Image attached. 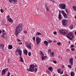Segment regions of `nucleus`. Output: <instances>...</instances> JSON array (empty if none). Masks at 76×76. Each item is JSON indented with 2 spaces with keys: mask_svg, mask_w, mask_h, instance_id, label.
I'll return each instance as SVG.
<instances>
[{
  "mask_svg": "<svg viewBox=\"0 0 76 76\" xmlns=\"http://www.w3.org/2000/svg\"><path fill=\"white\" fill-rule=\"evenodd\" d=\"M22 23H19L17 26L15 28V35L16 37H18L19 35V34L22 31Z\"/></svg>",
  "mask_w": 76,
  "mask_h": 76,
  "instance_id": "nucleus-1",
  "label": "nucleus"
},
{
  "mask_svg": "<svg viewBox=\"0 0 76 76\" xmlns=\"http://www.w3.org/2000/svg\"><path fill=\"white\" fill-rule=\"evenodd\" d=\"M59 33L62 35H67V30L65 29H63L59 31Z\"/></svg>",
  "mask_w": 76,
  "mask_h": 76,
  "instance_id": "nucleus-2",
  "label": "nucleus"
},
{
  "mask_svg": "<svg viewBox=\"0 0 76 76\" xmlns=\"http://www.w3.org/2000/svg\"><path fill=\"white\" fill-rule=\"evenodd\" d=\"M29 69H27V70H29L32 72H34V68L35 67V65L34 64H31L30 66Z\"/></svg>",
  "mask_w": 76,
  "mask_h": 76,
  "instance_id": "nucleus-3",
  "label": "nucleus"
},
{
  "mask_svg": "<svg viewBox=\"0 0 76 76\" xmlns=\"http://www.w3.org/2000/svg\"><path fill=\"white\" fill-rule=\"evenodd\" d=\"M59 6L61 9H66V4H59Z\"/></svg>",
  "mask_w": 76,
  "mask_h": 76,
  "instance_id": "nucleus-4",
  "label": "nucleus"
},
{
  "mask_svg": "<svg viewBox=\"0 0 76 76\" xmlns=\"http://www.w3.org/2000/svg\"><path fill=\"white\" fill-rule=\"evenodd\" d=\"M41 39L39 37H37L36 38V43L37 45H38L41 42Z\"/></svg>",
  "mask_w": 76,
  "mask_h": 76,
  "instance_id": "nucleus-5",
  "label": "nucleus"
},
{
  "mask_svg": "<svg viewBox=\"0 0 76 76\" xmlns=\"http://www.w3.org/2000/svg\"><path fill=\"white\" fill-rule=\"evenodd\" d=\"M9 2L11 3H12V4H18V0H9Z\"/></svg>",
  "mask_w": 76,
  "mask_h": 76,
  "instance_id": "nucleus-6",
  "label": "nucleus"
},
{
  "mask_svg": "<svg viewBox=\"0 0 76 76\" xmlns=\"http://www.w3.org/2000/svg\"><path fill=\"white\" fill-rule=\"evenodd\" d=\"M26 47L28 48H29V49H31V46H32L31 44L29 43L27 41L26 42Z\"/></svg>",
  "mask_w": 76,
  "mask_h": 76,
  "instance_id": "nucleus-7",
  "label": "nucleus"
},
{
  "mask_svg": "<svg viewBox=\"0 0 76 76\" xmlns=\"http://www.w3.org/2000/svg\"><path fill=\"white\" fill-rule=\"evenodd\" d=\"M68 21L66 20H62V23L63 26H66Z\"/></svg>",
  "mask_w": 76,
  "mask_h": 76,
  "instance_id": "nucleus-8",
  "label": "nucleus"
},
{
  "mask_svg": "<svg viewBox=\"0 0 76 76\" xmlns=\"http://www.w3.org/2000/svg\"><path fill=\"white\" fill-rule=\"evenodd\" d=\"M16 52H17L18 53V54L20 56H21L22 55V50L20 49H19V48H17V49L16 50Z\"/></svg>",
  "mask_w": 76,
  "mask_h": 76,
  "instance_id": "nucleus-9",
  "label": "nucleus"
},
{
  "mask_svg": "<svg viewBox=\"0 0 76 76\" xmlns=\"http://www.w3.org/2000/svg\"><path fill=\"white\" fill-rule=\"evenodd\" d=\"M62 13V15H63L64 16V17L65 19H67V18H68V17L67 15V14L65 12H64V11H61Z\"/></svg>",
  "mask_w": 76,
  "mask_h": 76,
  "instance_id": "nucleus-10",
  "label": "nucleus"
},
{
  "mask_svg": "<svg viewBox=\"0 0 76 76\" xmlns=\"http://www.w3.org/2000/svg\"><path fill=\"white\" fill-rule=\"evenodd\" d=\"M68 35L70 37L71 39H72L73 38V37H74V34H73V32H71L68 34Z\"/></svg>",
  "mask_w": 76,
  "mask_h": 76,
  "instance_id": "nucleus-11",
  "label": "nucleus"
},
{
  "mask_svg": "<svg viewBox=\"0 0 76 76\" xmlns=\"http://www.w3.org/2000/svg\"><path fill=\"white\" fill-rule=\"evenodd\" d=\"M69 63L72 66H73V59L72 58H70V60H69Z\"/></svg>",
  "mask_w": 76,
  "mask_h": 76,
  "instance_id": "nucleus-12",
  "label": "nucleus"
},
{
  "mask_svg": "<svg viewBox=\"0 0 76 76\" xmlns=\"http://www.w3.org/2000/svg\"><path fill=\"white\" fill-rule=\"evenodd\" d=\"M7 21H9V22H10V23H13V20L11 18H9Z\"/></svg>",
  "mask_w": 76,
  "mask_h": 76,
  "instance_id": "nucleus-13",
  "label": "nucleus"
},
{
  "mask_svg": "<svg viewBox=\"0 0 76 76\" xmlns=\"http://www.w3.org/2000/svg\"><path fill=\"white\" fill-rule=\"evenodd\" d=\"M23 53L24 54H25V55H28V51L26 49H25L24 50H23Z\"/></svg>",
  "mask_w": 76,
  "mask_h": 76,
  "instance_id": "nucleus-14",
  "label": "nucleus"
},
{
  "mask_svg": "<svg viewBox=\"0 0 76 76\" xmlns=\"http://www.w3.org/2000/svg\"><path fill=\"white\" fill-rule=\"evenodd\" d=\"M5 74H6V71L3 69L2 71L1 75L2 76H3V75H5Z\"/></svg>",
  "mask_w": 76,
  "mask_h": 76,
  "instance_id": "nucleus-15",
  "label": "nucleus"
},
{
  "mask_svg": "<svg viewBox=\"0 0 76 76\" xmlns=\"http://www.w3.org/2000/svg\"><path fill=\"white\" fill-rule=\"evenodd\" d=\"M48 42L46 40H45L44 42V44L45 45V46H47V45H48Z\"/></svg>",
  "mask_w": 76,
  "mask_h": 76,
  "instance_id": "nucleus-16",
  "label": "nucleus"
},
{
  "mask_svg": "<svg viewBox=\"0 0 76 76\" xmlns=\"http://www.w3.org/2000/svg\"><path fill=\"white\" fill-rule=\"evenodd\" d=\"M50 56L52 57H53L54 56V52H52L50 53Z\"/></svg>",
  "mask_w": 76,
  "mask_h": 76,
  "instance_id": "nucleus-17",
  "label": "nucleus"
},
{
  "mask_svg": "<svg viewBox=\"0 0 76 76\" xmlns=\"http://www.w3.org/2000/svg\"><path fill=\"white\" fill-rule=\"evenodd\" d=\"M8 48L9 50H11V49H12L13 48V47H12V45H10L8 46Z\"/></svg>",
  "mask_w": 76,
  "mask_h": 76,
  "instance_id": "nucleus-18",
  "label": "nucleus"
},
{
  "mask_svg": "<svg viewBox=\"0 0 76 76\" xmlns=\"http://www.w3.org/2000/svg\"><path fill=\"white\" fill-rule=\"evenodd\" d=\"M0 47L2 48V49H3L4 48V45L3 44H1L0 45Z\"/></svg>",
  "mask_w": 76,
  "mask_h": 76,
  "instance_id": "nucleus-19",
  "label": "nucleus"
},
{
  "mask_svg": "<svg viewBox=\"0 0 76 76\" xmlns=\"http://www.w3.org/2000/svg\"><path fill=\"white\" fill-rule=\"evenodd\" d=\"M58 19L59 20H60L62 19V17H61V14H59Z\"/></svg>",
  "mask_w": 76,
  "mask_h": 76,
  "instance_id": "nucleus-20",
  "label": "nucleus"
},
{
  "mask_svg": "<svg viewBox=\"0 0 76 76\" xmlns=\"http://www.w3.org/2000/svg\"><path fill=\"white\" fill-rule=\"evenodd\" d=\"M46 58L47 56H42V60H44L45 59H46Z\"/></svg>",
  "mask_w": 76,
  "mask_h": 76,
  "instance_id": "nucleus-21",
  "label": "nucleus"
},
{
  "mask_svg": "<svg viewBox=\"0 0 76 76\" xmlns=\"http://www.w3.org/2000/svg\"><path fill=\"white\" fill-rule=\"evenodd\" d=\"M75 72L73 71H72L71 72V76H75Z\"/></svg>",
  "mask_w": 76,
  "mask_h": 76,
  "instance_id": "nucleus-22",
  "label": "nucleus"
},
{
  "mask_svg": "<svg viewBox=\"0 0 76 76\" xmlns=\"http://www.w3.org/2000/svg\"><path fill=\"white\" fill-rule=\"evenodd\" d=\"M48 69L49 70H50V71H51V72H52V71H53V68H52V67H51V66L49 67L48 68Z\"/></svg>",
  "mask_w": 76,
  "mask_h": 76,
  "instance_id": "nucleus-23",
  "label": "nucleus"
},
{
  "mask_svg": "<svg viewBox=\"0 0 76 76\" xmlns=\"http://www.w3.org/2000/svg\"><path fill=\"white\" fill-rule=\"evenodd\" d=\"M69 28L71 29H73V25H71L69 26Z\"/></svg>",
  "mask_w": 76,
  "mask_h": 76,
  "instance_id": "nucleus-24",
  "label": "nucleus"
},
{
  "mask_svg": "<svg viewBox=\"0 0 76 76\" xmlns=\"http://www.w3.org/2000/svg\"><path fill=\"white\" fill-rule=\"evenodd\" d=\"M20 62H24L23 61V59H22V57H21V56H20Z\"/></svg>",
  "mask_w": 76,
  "mask_h": 76,
  "instance_id": "nucleus-25",
  "label": "nucleus"
},
{
  "mask_svg": "<svg viewBox=\"0 0 76 76\" xmlns=\"http://www.w3.org/2000/svg\"><path fill=\"white\" fill-rule=\"evenodd\" d=\"M72 8L74 10L76 11V6H73Z\"/></svg>",
  "mask_w": 76,
  "mask_h": 76,
  "instance_id": "nucleus-26",
  "label": "nucleus"
},
{
  "mask_svg": "<svg viewBox=\"0 0 76 76\" xmlns=\"http://www.w3.org/2000/svg\"><path fill=\"white\" fill-rule=\"evenodd\" d=\"M36 34L37 35H42V34H41V33H39V32H37Z\"/></svg>",
  "mask_w": 76,
  "mask_h": 76,
  "instance_id": "nucleus-27",
  "label": "nucleus"
},
{
  "mask_svg": "<svg viewBox=\"0 0 76 76\" xmlns=\"http://www.w3.org/2000/svg\"><path fill=\"white\" fill-rule=\"evenodd\" d=\"M57 71L58 73H61V71L60 70V69H58Z\"/></svg>",
  "mask_w": 76,
  "mask_h": 76,
  "instance_id": "nucleus-28",
  "label": "nucleus"
},
{
  "mask_svg": "<svg viewBox=\"0 0 76 76\" xmlns=\"http://www.w3.org/2000/svg\"><path fill=\"white\" fill-rule=\"evenodd\" d=\"M48 42H49V43H51V42H52V41L50 40H47Z\"/></svg>",
  "mask_w": 76,
  "mask_h": 76,
  "instance_id": "nucleus-29",
  "label": "nucleus"
},
{
  "mask_svg": "<svg viewBox=\"0 0 76 76\" xmlns=\"http://www.w3.org/2000/svg\"><path fill=\"white\" fill-rule=\"evenodd\" d=\"M40 53L42 56H44V54H43V53H42V51H40Z\"/></svg>",
  "mask_w": 76,
  "mask_h": 76,
  "instance_id": "nucleus-30",
  "label": "nucleus"
},
{
  "mask_svg": "<svg viewBox=\"0 0 76 76\" xmlns=\"http://www.w3.org/2000/svg\"><path fill=\"white\" fill-rule=\"evenodd\" d=\"M32 39L34 41V42H35V37H33L32 38Z\"/></svg>",
  "mask_w": 76,
  "mask_h": 76,
  "instance_id": "nucleus-31",
  "label": "nucleus"
},
{
  "mask_svg": "<svg viewBox=\"0 0 76 76\" xmlns=\"http://www.w3.org/2000/svg\"><path fill=\"white\" fill-rule=\"evenodd\" d=\"M66 37L68 38H69V39L70 38H71V37L69 35V36L67 35H66ZM70 39H71V38H70Z\"/></svg>",
  "mask_w": 76,
  "mask_h": 76,
  "instance_id": "nucleus-32",
  "label": "nucleus"
},
{
  "mask_svg": "<svg viewBox=\"0 0 76 76\" xmlns=\"http://www.w3.org/2000/svg\"><path fill=\"white\" fill-rule=\"evenodd\" d=\"M3 70H4V71H5V72H6L7 70H8V69L7 68H5Z\"/></svg>",
  "mask_w": 76,
  "mask_h": 76,
  "instance_id": "nucleus-33",
  "label": "nucleus"
},
{
  "mask_svg": "<svg viewBox=\"0 0 76 76\" xmlns=\"http://www.w3.org/2000/svg\"><path fill=\"white\" fill-rule=\"evenodd\" d=\"M7 20L9 19H10V16L9 15L7 16Z\"/></svg>",
  "mask_w": 76,
  "mask_h": 76,
  "instance_id": "nucleus-34",
  "label": "nucleus"
},
{
  "mask_svg": "<svg viewBox=\"0 0 76 76\" xmlns=\"http://www.w3.org/2000/svg\"><path fill=\"white\" fill-rule=\"evenodd\" d=\"M46 73H48V74H50V72H49L48 70H47L46 71Z\"/></svg>",
  "mask_w": 76,
  "mask_h": 76,
  "instance_id": "nucleus-35",
  "label": "nucleus"
},
{
  "mask_svg": "<svg viewBox=\"0 0 76 76\" xmlns=\"http://www.w3.org/2000/svg\"><path fill=\"white\" fill-rule=\"evenodd\" d=\"M0 10L1 13H3V12H4V10H3L1 9Z\"/></svg>",
  "mask_w": 76,
  "mask_h": 76,
  "instance_id": "nucleus-36",
  "label": "nucleus"
},
{
  "mask_svg": "<svg viewBox=\"0 0 76 76\" xmlns=\"http://www.w3.org/2000/svg\"><path fill=\"white\" fill-rule=\"evenodd\" d=\"M28 56H31V52H29L28 53Z\"/></svg>",
  "mask_w": 76,
  "mask_h": 76,
  "instance_id": "nucleus-37",
  "label": "nucleus"
},
{
  "mask_svg": "<svg viewBox=\"0 0 76 76\" xmlns=\"http://www.w3.org/2000/svg\"><path fill=\"white\" fill-rule=\"evenodd\" d=\"M75 47V46L73 45H72L71 46V48H73V47Z\"/></svg>",
  "mask_w": 76,
  "mask_h": 76,
  "instance_id": "nucleus-38",
  "label": "nucleus"
},
{
  "mask_svg": "<svg viewBox=\"0 0 76 76\" xmlns=\"http://www.w3.org/2000/svg\"><path fill=\"white\" fill-rule=\"evenodd\" d=\"M57 45H60V44H61V43L60 42H58L57 43Z\"/></svg>",
  "mask_w": 76,
  "mask_h": 76,
  "instance_id": "nucleus-39",
  "label": "nucleus"
},
{
  "mask_svg": "<svg viewBox=\"0 0 76 76\" xmlns=\"http://www.w3.org/2000/svg\"><path fill=\"white\" fill-rule=\"evenodd\" d=\"M10 72H8L7 76H10Z\"/></svg>",
  "mask_w": 76,
  "mask_h": 76,
  "instance_id": "nucleus-40",
  "label": "nucleus"
},
{
  "mask_svg": "<svg viewBox=\"0 0 76 76\" xmlns=\"http://www.w3.org/2000/svg\"><path fill=\"white\" fill-rule=\"evenodd\" d=\"M68 67H69V68H70V69H71V68H72V66L70 65H68Z\"/></svg>",
  "mask_w": 76,
  "mask_h": 76,
  "instance_id": "nucleus-41",
  "label": "nucleus"
},
{
  "mask_svg": "<svg viewBox=\"0 0 76 76\" xmlns=\"http://www.w3.org/2000/svg\"><path fill=\"white\" fill-rule=\"evenodd\" d=\"M53 34L55 35H56V34H57V32H56V31H54L53 32Z\"/></svg>",
  "mask_w": 76,
  "mask_h": 76,
  "instance_id": "nucleus-42",
  "label": "nucleus"
},
{
  "mask_svg": "<svg viewBox=\"0 0 76 76\" xmlns=\"http://www.w3.org/2000/svg\"><path fill=\"white\" fill-rule=\"evenodd\" d=\"M46 9L47 10V11H48L49 10V8L48 7H47Z\"/></svg>",
  "mask_w": 76,
  "mask_h": 76,
  "instance_id": "nucleus-43",
  "label": "nucleus"
},
{
  "mask_svg": "<svg viewBox=\"0 0 76 76\" xmlns=\"http://www.w3.org/2000/svg\"><path fill=\"white\" fill-rule=\"evenodd\" d=\"M37 71V68L35 69L34 71V72H36Z\"/></svg>",
  "mask_w": 76,
  "mask_h": 76,
  "instance_id": "nucleus-44",
  "label": "nucleus"
},
{
  "mask_svg": "<svg viewBox=\"0 0 76 76\" xmlns=\"http://www.w3.org/2000/svg\"><path fill=\"white\" fill-rule=\"evenodd\" d=\"M4 32H5V31L4 30H2V34H3V33H4Z\"/></svg>",
  "mask_w": 76,
  "mask_h": 76,
  "instance_id": "nucleus-45",
  "label": "nucleus"
},
{
  "mask_svg": "<svg viewBox=\"0 0 76 76\" xmlns=\"http://www.w3.org/2000/svg\"><path fill=\"white\" fill-rule=\"evenodd\" d=\"M75 50V49L74 48H72L71 49L72 51H73Z\"/></svg>",
  "mask_w": 76,
  "mask_h": 76,
  "instance_id": "nucleus-46",
  "label": "nucleus"
},
{
  "mask_svg": "<svg viewBox=\"0 0 76 76\" xmlns=\"http://www.w3.org/2000/svg\"><path fill=\"white\" fill-rule=\"evenodd\" d=\"M53 62L54 63H57V61H53Z\"/></svg>",
  "mask_w": 76,
  "mask_h": 76,
  "instance_id": "nucleus-47",
  "label": "nucleus"
},
{
  "mask_svg": "<svg viewBox=\"0 0 76 76\" xmlns=\"http://www.w3.org/2000/svg\"><path fill=\"white\" fill-rule=\"evenodd\" d=\"M2 34L3 35H6V33H2Z\"/></svg>",
  "mask_w": 76,
  "mask_h": 76,
  "instance_id": "nucleus-48",
  "label": "nucleus"
},
{
  "mask_svg": "<svg viewBox=\"0 0 76 76\" xmlns=\"http://www.w3.org/2000/svg\"><path fill=\"white\" fill-rule=\"evenodd\" d=\"M8 63H10V59H8Z\"/></svg>",
  "mask_w": 76,
  "mask_h": 76,
  "instance_id": "nucleus-49",
  "label": "nucleus"
},
{
  "mask_svg": "<svg viewBox=\"0 0 76 76\" xmlns=\"http://www.w3.org/2000/svg\"><path fill=\"white\" fill-rule=\"evenodd\" d=\"M17 41H18V42H20V41H21V40H20L19 39H17Z\"/></svg>",
  "mask_w": 76,
  "mask_h": 76,
  "instance_id": "nucleus-50",
  "label": "nucleus"
},
{
  "mask_svg": "<svg viewBox=\"0 0 76 76\" xmlns=\"http://www.w3.org/2000/svg\"><path fill=\"white\" fill-rule=\"evenodd\" d=\"M24 34H26V33H27V31H24Z\"/></svg>",
  "mask_w": 76,
  "mask_h": 76,
  "instance_id": "nucleus-51",
  "label": "nucleus"
},
{
  "mask_svg": "<svg viewBox=\"0 0 76 76\" xmlns=\"http://www.w3.org/2000/svg\"><path fill=\"white\" fill-rule=\"evenodd\" d=\"M59 15H61V14L60 13L61 12V11H60V10H59Z\"/></svg>",
  "mask_w": 76,
  "mask_h": 76,
  "instance_id": "nucleus-52",
  "label": "nucleus"
},
{
  "mask_svg": "<svg viewBox=\"0 0 76 76\" xmlns=\"http://www.w3.org/2000/svg\"><path fill=\"white\" fill-rule=\"evenodd\" d=\"M19 44L20 45H22V42H20L19 43Z\"/></svg>",
  "mask_w": 76,
  "mask_h": 76,
  "instance_id": "nucleus-53",
  "label": "nucleus"
},
{
  "mask_svg": "<svg viewBox=\"0 0 76 76\" xmlns=\"http://www.w3.org/2000/svg\"><path fill=\"white\" fill-rule=\"evenodd\" d=\"M1 37H2V38H4V36L2 35L1 36Z\"/></svg>",
  "mask_w": 76,
  "mask_h": 76,
  "instance_id": "nucleus-54",
  "label": "nucleus"
},
{
  "mask_svg": "<svg viewBox=\"0 0 76 76\" xmlns=\"http://www.w3.org/2000/svg\"><path fill=\"white\" fill-rule=\"evenodd\" d=\"M1 32H2V31H1V30H0V34H1Z\"/></svg>",
  "mask_w": 76,
  "mask_h": 76,
  "instance_id": "nucleus-55",
  "label": "nucleus"
},
{
  "mask_svg": "<svg viewBox=\"0 0 76 76\" xmlns=\"http://www.w3.org/2000/svg\"><path fill=\"white\" fill-rule=\"evenodd\" d=\"M65 76H69L67 75V74H65Z\"/></svg>",
  "mask_w": 76,
  "mask_h": 76,
  "instance_id": "nucleus-56",
  "label": "nucleus"
},
{
  "mask_svg": "<svg viewBox=\"0 0 76 76\" xmlns=\"http://www.w3.org/2000/svg\"><path fill=\"white\" fill-rule=\"evenodd\" d=\"M58 58H60V57H60V56H58Z\"/></svg>",
  "mask_w": 76,
  "mask_h": 76,
  "instance_id": "nucleus-57",
  "label": "nucleus"
},
{
  "mask_svg": "<svg viewBox=\"0 0 76 76\" xmlns=\"http://www.w3.org/2000/svg\"><path fill=\"white\" fill-rule=\"evenodd\" d=\"M62 66L63 68H64V66L63 65H62Z\"/></svg>",
  "mask_w": 76,
  "mask_h": 76,
  "instance_id": "nucleus-58",
  "label": "nucleus"
},
{
  "mask_svg": "<svg viewBox=\"0 0 76 76\" xmlns=\"http://www.w3.org/2000/svg\"><path fill=\"white\" fill-rule=\"evenodd\" d=\"M63 72L62 71L61 72V74H63Z\"/></svg>",
  "mask_w": 76,
  "mask_h": 76,
  "instance_id": "nucleus-59",
  "label": "nucleus"
},
{
  "mask_svg": "<svg viewBox=\"0 0 76 76\" xmlns=\"http://www.w3.org/2000/svg\"><path fill=\"white\" fill-rule=\"evenodd\" d=\"M69 49H67L66 50V51H69Z\"/></svg>",
  "mask_w": 76,
  "mask_h": 76,
  "instance_id": "nucleus-60",
  "label": "nucleus"
},
{
  "mask_svg": "<svg viewBox=\"0 0 76 76\" xmlns=\"http://www.w3.org/2000/svg\"><path fill=\"white\" fill-rule=\"evenodd\" d=\"M48 51H51V50L50 49H49L48 50Z\"/></svg>",
  "mask_w": 76,
  "mask_h": 76,
  "instance_id": "nucleus-61",
  "label": "nucleus"
},
{
  "mask_svg": "<svg viewBox=\"0 0 76 76\" xmlns=\"http://www.w3.org/2000/svg\"><path fill=\"white\" fill-rule=\"evenodd\" d=\"M75 35L76 36V31H75Z\"/></svg>",
  "mask_w": 76,
  "mask_h": 76,
  "instance_id": "nucleus-62",
  "label": "nucleus"
},
{
  "mask_svg": "<svg viewBox=\"0 0 76 76\" xmlns=\"http://www.w3.org/2000/svg\"><path fill=\"white\" fill-rule=\"evenodd\" d=\"M66 12H67V14L68 15V13H69V12H67V11H66Z\"/></svg>",
  "mask_w": 76,
  "mask_h": 76,
  "instance_id": "nucleus-63",
  "label": "nucleus"
},
{
  "mask_svg": "<svg viewBox=\"0 0 76 76\" xmlns=\"http://www.w3.org/2000/svg\"><path fill=\"white\" fill-rule=\"evenodd\" d=\"M75 19L76 20V15L75 16Z\"/></svg>",
  "mask_w": 76,
  "mask_h": 76,
  "instance_id": "nucleus-64",
  "label": "nucleus"
}]
</instances>
